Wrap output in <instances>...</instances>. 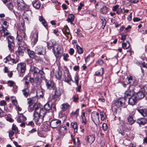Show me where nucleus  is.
Instances as JSON below:
<instances>
[{"label":"nucleus","mask_w":147,"mask_h":147,"mask_svg":"<svg viewBox=\"0 0 147 147\" xmlns=\"http://www.w3.org/2000/svg\"><path fill=\"white\" fill-rule=\"evenodd\" d=\"M126 99L124 97L119 98L118 100L114 101L113 102V105L116 110L117 108L121 107H125Z\"/></svg>","instance_id":"nucleus-1"},{"label":"nucleus","mask_w":147,"mask_h":147,"mask_svg":"<svg viewBox=\"0 0 147 147\" xmlns=\"http://www.w3.org/2000/svg\"><path fill=\"white\" fill-rule=\"evenodd\" d=\"M45 82L46 86L47 89L53 90L55 89L56 87V84L54 82L51 80L45 79Z\"/></svg>","instance_id":"nucleus-2"},{"label":"nucleus","mask_w":147,"mask_h":147,"mask_svg":"<svg viewBox=\"0 0 147 147\" xmlns=\"http://www.w3.org/2000/svg\"><path fill=\"white\" fill-rule=\"evenodd\" d=\"M133 87L129 86L127 88V90L124 93V98L126 99L127 98H129L135 95V92L134 91Z\"/></svg>","instance_id":"nucleus-3"},{"label":"nucleus","mask_w":147,"mask_h":147,"mask_svg":"<svg viewBox=\"0 0 147 147\" xmlns=\"http://www.w3.org/2000/svg\"><path fill=\"white\" fill-rule=\"evenodd\" d=\"M38 31L37 29H35L34 32L31 34V44L33 46L36 44L38 41Z\"/></svg>","instance_id":"nucleus-4"},{"label":"nucleus","mask_w":147,"mask_h":147,"mask_svg":"<svg viewBox=\"0 0 147 147\" xmlns=\"http://www.w3.org/2000/svg\"><path fill=\"white\" fill-rule=\"evenodd\" d=\"M17 7L18 10L22 11L24 10H27L29 9V6L23 1H16Z\"/></svg>","instance_id":"nucleus-5"},{"label":"nucleus","mask_w":147,"mask_h":147,"mask_svg":"<svg viewBox=\"0 0 147 147\" xmlns=\"http://www.w3.org/2000/svg\"><path fill=\"white\" fill-rule=\"evenodd\" d=\"M36 53L39 55H44L46 53V49L41 45H38L35 49Z\"/></svg>","instance_id":"nucleus-6"},{"label":"nucleus","mask_w":147,"mask_h":147,"mask_svg":"<svg viewBox=\"0 0 147 147\" xmlns=\"http://www.w3.org/2000/svg\"><path fill=\"white\" fill-rule=\"evenodd\" d=\"M44 108L46 111L51 110L52 113L56 111V105L55 103H52L50 105L49 103L47 102L44 105Z\"/></svg>","instance_id":"nucleus-7"},{"label":"nucleus","mask_w":147,"mask_h":147,"mask_svg":"<svg viewBox=\"0 0 147 147\" xmlns=\"http://www.w3.org/2000/svg\"><path fill=\"white\" fill-rule=\"evenodd\" d=\"M35 109V112L40 115V117H42V119L45 115L46 112L43 109L41 108L38 106H34Z\"/></svg>","instance_id":"nucleus-8"},{"label":"nucleus","mask_w":147,"mask_h":147,"mask_svg":"<svg viewBox=\"0 0 147 147\" xmlns=\"http://www.w3.org/2000/svg\"><path fill=\"white\" fill-rule=\"evenodd\" d=\"M17 69L20 73H24L26 70V64L24 63H20L17 65Z\"/></svg>","instance_id":"nucleus-9"},{"label":"nucleus","mask_w":147,"mask_h":147,"mask_svg":"<svg viewBox=\"0 0 147 147\" xmlns=\"http://www.w3.org/2000/svg\"><path fill=\"white\" fill-rule=\"evenodd\" d=\"M16 39L18 41L17 43L19 47H26V45L23 40L22 36L21 35L19 34L18 31L17 32V37Z\"/></svg>","instance_id":"nucleus-10"},{"label":"nucleus","mask_w":147,"mask_h":147,"mask_svg":"<svg viewBox=\"0 0 147 147\" xmlns=\"http://www.w3.org/2000/svg\"><path fill=\"white\" fill-rule=\"evenodd\" d=\"M61 123V121L59 119H53L50 122V126L52 128H56L60 125Z\"/></svg>","instance_id":"nucleus-11"},{"label":"nucleus","mask_w":147,"mask_h":147,"mask_svg":"<svg viewBox=\"0 0 147 147\" xmlns=\"http://www.w3.org/2000/svg\"><path fill=\"white\" fill-rule=\"evenodd\" d=\"M95 140V136L93 135H89L85 138V140L86 144L90 145Z\"/></svg>","instance_id":"nucleus-12"},{"label":"nucleus","mask_w":147,"mask_h":147,"mask_svg":"<svg viewBox=\"0 0 147 147\" xmlns=\"http://www.w3.org/2000/svg\"><path fill=\"white\" fill-rule=\"evenodd\" d=\"M100 6H99L98 8L99 11L103 14H106L108 10L109 9L105 5H100Z\"/></svg>","instance_id":"nucleus-13"},{"label":"nucleus","mask_w":147,"mask_h":147,"mask_svg":"<svg viewBox=\"0 0 147 147\" xmlns=\"http://www.w3.org/2000/svg\"><path fill=\"white\" fill-rule=\"evenodd\" d=\"M99 113L96 112H93L91 114L92 120L95 123V121L97 122L99 121Z\"/></svg>","instance_id":"nucleus-14"},{"label":"nucleus","mask_w":147,"mask_h":147,"mask_svg":"<svg viewBox=\"0 0 147 147\" xmlns=\"http://www.w3.org/2000/svg\"><path fill=\"white\" fill-rule=\"evenodd\" d=\"M126 80L127 84H130L129 86H130L134 87L133 85L135 81L132 76L130 75L128 76L126 78Z\"/></svg>","instance_id":"nucleus-15"},{"label":"nucleus","mask_w":147,"mask_h":147,"mask_svg":"<svg viewBox=\"0 0 147 147\" xmlns=\"http://www.w3.org/2000/svg\"><path fill=\"white\" fill-rule=\"evenodd\" d=\"M56 49V51H55V48H53L52 49L53 52L56 58H60L61 57V54L60 52L61 49L59 47H57Z\"/></svg>","instance_id":"nucleus-16"},{"label":"nucleus","mask_w":147,"mask_h":147,"mask_svg":"<svg viewBox=\"0 0 147 147\" xmlns=\"http://www.w3.org/2000/svg\"><path fill=\"white\" fill-rule=\"evenodd\" d=\"M17 121L19 123L24 122L26 120V117L24 115L23 113H19Z\"/></svg>","instance_id":"nucleus-17"},{"label":"nucleus","mask_w":147,"mask_h":147,"mask_svg":"<svg viewBox=\"0 0 147 147\" xmlns=\"http://www.w3.org/2000/svg\"><path fill=\"white\" fill-rule=\"evenodd\" d=\"M128 103L129 104L133 105L137 102V101L138 100L136 96L135 95L130 97H129Z\"/></svg>","instance_id":"nucleus-18"},{"label":"nucleus","mask_w":147,"mask_h":147,"mask_svg":"<svg viewBox=\"0 0 147 147\" xmlns=\"http://www.w3.org/2000/svg\"><path fill=\"white\" fill-rule=\"evenodd\" d=\"M29 88V86H26L25 88L22 90L23 95L26 98H27L30 94Z\"/></svg>","instance_id":"nucleus-19"},{"label":"nucleus","mask_w":147,"mask_h":147,"mask_svg":"<svg viewBox=\"0 0 147 147\" xmlns=\"http://www.w3.org/2000/svg\"><path fill=\"white\" fill-rule=\"evenodd\" d=\"M26 51L29 57L31 59H33L35 58L36 57V53L33 51L31 50L30 49L27 48L26 49Z\"/></svg>","instance_id":"nucleus-20"},{"label":"nucleus","mask_w":147,"mask_h":147,"mask_svg":"<svg viewBox=\"0 0 147 147\" xmlns=\"http://www.w3.org/2000/svg\"><path fill=\"white\" fill-rule=\"evenodd\" d=\"M134 114H129L127 117V120L129 124L132 125L135 122V120L134 119Z\"/></svg>","instance_id":"nucleus-21"},{"label":"nucleus","mask_w":147,"mask_h":147,"mask_svg":"<svg viewBox=\"0 0 147 147\" xmlns=\"http://www.w3.org/2000/svg\"><path fill=\"white\" fill-rule=\"evenodd\" d=\"M147 122V117H144L138 119L137 122L139 125H144Z\"/></svg>","instance_id":"nucleus-22"},{"label":"nucleus","mask_w":147,"mask_h":147,"mask_svg":"<svg viewBox=\"0 0 147 147\" xmlns=\"http://www.w3.org/2000/svg\"><path fill=\"white\" fill-rule=\"evenodd\" d=\"M32 5L36 9H39L41 6L40 1L38 0L34 1L32 2Z\"/></svg>","instance_id":"nucleus-23"},{"label":"nucleus","mask_w":147,"mask_h":147,"mask_svg":"<svg viewBox=\"0 0 147 147\" xmlns=\"http://www.w3.org/2000/svg\"><path fill=\"white\" fill-rule=\"evenodd\" d=\"M138 111L144 117H147V109H138Z\"/></svg>","instance_id":"nucleus-24"},{"label":"nucleus","mask_w":147,"mask_h":147,"mask_svg":"<svg viewBox=\"0 0 147 147\" xmlns=\"http://www.w3.org/2000/svg\"><path fill=\"white\" fill-rule=\"evenodd\" d=\"M26 48V47H19V46L18 49L17 51V53H18L19 55L22 56L24 55L25 48Z\"/></svg>","instance_id":"nucleus-25"},{"label":"nucleus","mask_w":147,"mask_h":147,"mask_svg":"<svg viewBox=\"0 0 147 147\" xmlns=\"http://www.w3.org/2000/svg\"><path fill=\"white\" fill-rule=\"evenodd\" d=\"M135 96L138 100H139L143 98L145 96V94L143 92L140 91L138 92Z\"/></svg>","instance_id":"nucleus-26"},{"label":"nucleus","mask_w":147,"mask_h":147,"mask_svg":"<svg viewBox=\"0 0 147 147\" xmlns=\"http://www.w3.org/2000/svg\"><path fill=\"white\" fill-rule=\"evenodd\" d=\"M59 131L61 135H64L65 134L67 131L66 126H61L59 129Z\"/></svg>","instance_id":"nucleus-27"},{"label":"nucleus","mask_w":147,"mask_h":147,"mask_svg":"<svg viewBox=\"0 0 147 147\" xmlns=\"http://www.w3.org/2000/svg\"><path fill=\"white\" fill-rule=\"evenodd\" d=\"M7 8L10 11H13V12L14 13V14L16 15L15 13V11L14 10H13V3L11 2H8L7 4L6 5Z\"/></svg>","instance_id":"nucleus-28"},{"label":"nucleus","mask_w":147,"mask_h":147,"mask_svg":"<svg viewBox=\"0 0 147 147\" xmlns=\"http://www.w3.org/2000/svg\"><path fill=\"white\" fill-rule=\"evenodd\" d=\"M104 70L102 67H100L95 73V75L97 76H101L104 74Z\"/></svg>","instance_id":"nucleus-29"},{"label":"nucleus","mask_w":147,"mask_h":147,"mask_svg":"<svg viewBox=\"0 0 147 147\" xmlns=\"http://www.w3.org/2000/svg\"><path fill=\"white\" fill-rule=\"evenodd\" d=\"M34 119L35 121V122L36 123V124H37L38 123V122L39 121V120L40 119H42V117H40L39 114H38L37 113H36L35 112V113H34Z\"/></svg>","instance_id":"nucleus-30"},{"label":"nucleus","mask_w":147,"mask_h":147,"mask_svg":"<svg viewBox=\"0 0 147 147\" xmlns=\"http://www.w3.org/2000/svg\"><path fill=\"white\" fill-rule=\"evenodd\" d=\"M69 106V104L67 102L61 105V108L63 111H65Z\"/></svg>","instance_id":"nucleus-31"},{"label":"nucleus","mask_w":147,"mask_h":147,"mask_svg":"<svg viewBox=\"0 0 147 147\" xmlns=\"http://www.w3.org/2000/svg\"><path fill=\"white\" fill-rule=\"evenodd\" d=\"M130 46V43L129 41H127V43L123 42L122 44V47L124 49H128Z\"/></svg>","instance_id":"nucleus-32"},{"label":"nucleus","mask_w":147,"mask_h":147,"mask_svg":"<svg viewBox=\"0 0 147 147\" xmlns=\"http://www.w3.org/2000/svg\"><path fill=\"white\" fill-rule=\"evenodd\" d=\"M62 31L66 36L70 34V30L67 26L65 27L62 29Z\"/></svg>","instance_id":"nucleus-33"},{"label":"nucleus","mask_w":147,"mask_h":147,"mask_svg":"<svg viewBox=\"0 0 147 147\" xmlns=\"http://www.w3.org/2000/svg\"><path fill=\"white\" fill-rule=\"evenodd\" d=\"M82 118V123L84 124V125H86L87 123L86 118L85 117V113L84 112L82 113V115H81Z\"/></svg>","instance_id":"nucleus-34"},{"label":"nucleus","mask_w":147,"mask_h":147,"mask_svg":"<svg viewBox=\"0 0 147 147\" xmlns=\"http://www.w3.org/2000/svg\"><path fill=\"white\" fill-rule=\"evenodd\" d=\"M38 74L40 75V77L42 79H46L45 76V74L43 71V68L38 70Z\"/></svg>","instance_id":"nucleus-35"},{"label":"nucleus","mask_w":147,"mask_h":147,"mask_svg":"<svg viewBox=\"0 0 147 147\" xmlns=\"http://www.w3.org/2000/svg\"><path fill=\"white\" fill-rule=\"evenodd\" d=\"M72 127L74 129V132H77L78 129V125L77 122H72L71 123Z\"/></svg>","instance_id":"nucleus-36"},{"label":"nucleus","mask_w":147,"mask_h":147,"mask_svg":"<svg viewBox=\"0 0 147 147\" xmlns=\"http://www.w3.org/2000/svg\"><path fill=\"white\" fill-rule=\"evenodd\" d=\"M59 118L63 123L64 122L67 118V116L66 115L61 114L59 115Z\"/></svg>","instance_id":"nucleus-37"},{"label":"nucleus","mask_w":147,"mask_h":147,"mask_svg":"<svg viewBox=\"0 0 147 147\" xmlns=\"http://www.w3.org/2000/svg\"><path fill=\"white\" fill-rule=\"evenodd\" d=\"M15 46L14 43H8V47L9 50L11 52L14 51V47Z\"/></svg>","instance_id":"nucleus-38"},{"label":"nucleus","mask_w":147,"mask_h":147,"mask_svg":"<svg viewBox=\"0 0 147 147\" xmlns=\"http://www.w3.org/2000/svg\"><path fill=\"white\" fill-rule=\"evenodd\" d=\"M59 96L54 94L52 96V100H53L54 102L57 101H58L59 100Z\"/></svg>","instance_id":"nucleus-39"},{"label":"nucleus","mask_w":147,"mask_h":147,"mask_svg":"<svg viewBox=\"0 0 147 147\" xmlns=\"http://www.w3.org/2000/svg\"><path fill=\"white\" fill-rule=\"evenodd\" d=\"M100 115L101 117V119L102 120H105L106 118V115L105 112L104 111H101L100 112Z\"/></svg>","instance_id":"nucleus-40"},{"label":"nucleus","mask_w":147,"mask_h":147,"mask_svg":"<svg viewBox=\"0 0 147 147\" xmlns=\"http://www.w3.org/2000/svg\"><path fill=\"white\" fill-rule=\"evenodd\" d=\"M39 20L40 22H42L43 25L46 28L47 27V24L46 21L43 18L42 16H40L39 17Z\"/></svg>","instance_id":"nucleus-41"},{"label":"nucleus","mask_w":147,"mask_h":147,"mask_svg":"<svg viewBox=\"0 0 147 147\" xmlns=\"http://www.w3.org/2000/svg\"><path fill=\"white\" fill-rule=\"evenodd\" d=\"M62 73L61 71H58L56 73L55 77L58 80H60L61 78Z\"/></svg>","instance_id":"nucleus-42"},{"label":"nucleus","mask_w":147,"mask_h":147,"mask_svg":"<svg viewBox=\"0 0 147 147\" xmlns=\"http://www.w3.org/2000/svg\"><path fill=\"white\" fill-rule=\"evenodd\" d=\"M79 113V109H77L75 112L73 111L71 114V116H74L76 118H77Z\"/></svg>","instance_id":"nucleus-43"},{"label":"nucleus","mask_w":147,"mask_h":147,"mask_svg":"<svg viewBox=\"0 0 147 147\" xmlns=\"http://www.w3.org/2000/svg\"><path fill=\"white\" fill-rule=\"evenodd\" d=\"M76 48L77 49L78 53L79 54H82L83 53V50L82 48L78 45H76Z\"/></svg>","instance_id":"nucleus-44"},{"label":"nucleus","mask_w":147,"mask_h":147,"mask_svg":"<svg viewBox=\"0 0 147 147\" xmlns=\"http://www.w3.org/2000/svg\"><path fill=\"white\" fill-rule=\"evenodd\" d=\"M53 90H55L54 94L60 96L61 95V93L59 89H57L56 86L55 89H53Z\"/></svg>","instance_id":"nucleus-45"},{"label":"nucleus","mask_w":147,"mask_h":147,"mask_svg":"<svg viewBox=\"0 0 147 147\" xmlns=\"http://www.w3.org/2000/svg\"><path fill=\"white\" fill-rule=\"evenodd\" d=\"M8 40V43H14V38L12 36H9L7 37Z\"/></svg>","instance_id":"nucleus-46"},{"label":"nucleus","mask_w":147,"mask_h":147,"mask_svg":"<svg viewBox=\"0 0 147 147\" xmlns=\"http://www.w3.org/2000/svg\"><path fill=\"white\" fill-rule=\"evenodd\" d=\"M19 35H21L22 37L23 36L24 38H25L26 36V35L25 33V30H20L19 31Z\"/></svg>","instance_id":"nucleus-47"},{"label":"nucleus","mask_w":147,"mask_h":147,"mask_svg":"<svg viewBox=\"0 0 147 147\" xmlns=\"http://www.w3.org/2000/svg\"><path fill=\"white\" fill-rule=\"evenodd\" d=\"M1 28L2 29L0 30V36L3 35V34H4L5 31H7V29L3 26Z\"/></svg>","instance_id":"nucleus-48"},{"label":"nucleus","mask_w":147,"mask_h":147,"mask_svg":"<svg viewBox=\"0 0 147 147\" xmlns=\"http://www.w3.org/2000/svg\"><path fill=\"white\" fill-rule=\"evenodd\" d=\"M11 130L13 131L16 134H17L18 132V129L17 127L16 126V125H14V124L13 125Z\"/></svg>","instance_id":"nucleus-49"},{"label":"nucleus","mask_w":147,"mask_h":147,"mask_svg":"<svg viewBox=\"0 0 147 147\" xmlns=\"http://www.w3.org/2000/svg\"><path fill=\"white\" fill-rule=\"evenodd\" d=\"M62 56H63V59L65 61H68V59L67 58L69 57V56L68 53H63L62 54Z\"/></svg>","instance_id":"nucleus-50"},{"label":"nucleus","mask_w":147,"mask_h":147,"mask_svg":"<svg viewBox=\"0 0 147 147\" xmlns=\"http://www.w3.org/2000/svg\"><path fill=\"white\" fill-rule=\"evenodd\" d=\"M64 81L67 83H68L71 81H72L71 78H67L66 77L65 75L64 76Z\"/></svg>","instance_id":"nucleus-51"},{"label":"nucleus","mask_w":147,"mask_h":147,"mask_svg":"<svg viewBox=\"0 0 147 147\" xmlns=\"http://www.w3.org/2000/svg\"><path fill=\"white\" fill-rule=\"evenodd\" d=\"M41 82V79L39 78L38 76H37L35 78V82L37 84H38Z\"/></svg>","instance_id":"nucleus-52"},{"label":"nucleus","mask_w":147,"mask_h":147,"mask_svg":"<svg viewBox=\"0 0 147 147\" xmlns=\"http://www.w3.org/2000/svg\"><path fill=\"white\" fill-rule=\"evenodd\" d=\"M7 83L9 84V86L11 87H13L15 84V83L14 82L11 80L8 81Z\"/></svg>","instance_id":"nucleus-53"},{"label":"nucleus","mask_w":147,"mask_h":147,"mask_svg":"<svg viewBox=\"0 0 147 147\" xmlns=\"http://www.w3.org/2000/svg\"><path fill=\"white\" fill-rule=\"evenodd\" d=\"M38 106L37 105H34L33 107H29L28 109V111L29 112H32L33 110L34 111V113H35V109H34V106Z\"/></svg>","instance_id":"nucleus-54"},{"label":"nucleus","mask_w":147,"mask_h":147,"mask_svg":"<svg viewBox=\"0 0 147 147\" xmlns=\"http://www.w3.org/2000/svg\"><path fill=\"white\" fill-rule=\"evenodd\" d=\"M26 124L28 126L33 127L34 126V123L32 121L29 122L28 123H26Z\"/></svg>","instance_id":"nucleus-55"},{"label":"nucleus","mask_w":147,"mask_h":147,"mask_svg":"<svg viewBox=\"0 0 147 147\" xmlns=\"http://www.w3.org/2000/svg\"><path fill=\"white\" fill-rule=\"evenodd\" d=\"M19 58L17 57L16 59L12 58V62L13 63L16 64L19 62Z\"/></svg>","instance_id":"nucleus-56"},{"label":"nucleus","mask_w":147,"mask_h":147,"mask_svg":"<svg viewBox=\"0 0 147 147\" xmlns=\"http://www.w3.org/2000/svg\"><path fill=\"white\" fill-rule=\"evenodd\" d=\"M15 134V132L12 130H10L9 131V136L10 138L11 137H12L14 134Z\"/></svg>","instance_id":"nucleus-57"},{"label":"nucleus","mask_w":147,"mask_h":147,"mask_svg":"<svg viewBox=\"0 0 147 147\" xmlns=\"http://www.w3.org/2000/svg\"><path fill=\"white\" fill-rule=\"evenodd\" d=\"M75 80V83L78 86L79 83V77L78 75H76L74 77Z\"/></svg>","instance_id":"nucleus-58"},{"label":"nucleus","mask_w":147,"mask_h":147,"mask_svg":"<svg viewBox=\"0 0 147 147\" xmlns=\"http://www.w3.org/2000/svg\"><path fill=\"white\" fill-rule=\"evenodd\" d=\"M43 128L44 130L47 131L49 129V125H44Z\"/></svg>","instance_id":"nucleus-59"},{"label":"nucleus","mask_w":147,"mask_h":147,"mask_svg":"<svg viewBox=\"0 0 147 147\" xmlns=\"http://www.w3.org/2000/svg\"><path fill=\"white\" fill-rule=\"evenodd\" d=\"M120 124L121 125L122 127L123 128H125L126 126L127 123L125 122L124 121H121L120 123Z\"/></svg>","instance_id":"nucleus-60"},{"label":"nucleus","mask_w":147,"mask_h":147,"mask_svg":"<svg viewBox=\"0 0 147 147\" xmlns=\"http://www.w3.org/2000/svg\"><path fill=\"white\" fill-rule=\"evenodd\" d=\"M5 115V112L0 108V118L3 117Z\"/></svg>","instance_id":"nucleus-61"},{"label":"nucleus","mask_w":147,"mask_h":147,"mask_svg":"<svg viewBox=\"0 0 147 147\" xmlns=\"http://www.w3.org/2000/svg\"><path fill=\"white\" fill-rule=\"evenodd\" d=\"M102 128L105 131L107 130V124L105 123H103L102 125Z\"/></svg>","instance_id":"nucleus-62"},{"label":"nucleus","mask_w":147,"mask_h":147,"mask_svg":"<svg viewBox=\"0 0 147 147\" xmlns=\"http://www.w3.org/2000/svg\"><path fill=\"white\" fill-rule=\"evenodd\" d=\"M13 87L12 90L14 93H16L18 90V86L15 85L13 86Z\"/></svg>","instance_id":"nucleus-63"},{"label":"nucleus","mask_w":147,"mask_h":147,"mask_svg":"<svg viewBox=\"0 0 147 147\" xmlns=\"http://www.w3.org/2000/svg\"><path fill=\"white\" fill-rule=\"evenodd\" d=\"M0 105L1 106H5L7 105V103L4 100H2L0 102Z\"/></svg>","instance_id":"nucleus-64"}]
</instances>
